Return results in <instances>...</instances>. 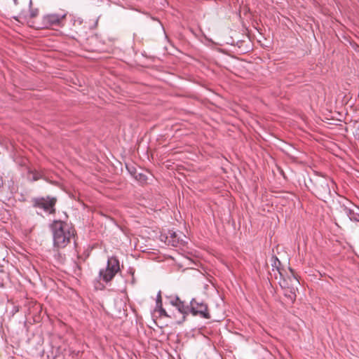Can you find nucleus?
Wrapping results in <instances>:
<instances>
[{
  "label": "nucleus",
  "instance_id": "nucleus-13",
  "mask_svg": "<svg viewBox=\"0 0 359 359\" xmlns=\"http://www.w3.org/2000/svg\"><path fill=\"white\" fill-rule=\"evenodd\" d=\"M180 302V299L178 297H171L169 298V303L176 307L179 302Z\"/></svg>",
  "mask_w": 359,
  "mask_h": 359
},
{
  "label": "nucleus",
  "instance_id": "nucleus-4",
  "mask_svg": "<svg viewBox=\"0 0 359 359\" xmlns=\"http://www.w3.org/2000/svg\"><path fill=\"white\" fill-rule=\"evenodd\" d=\"M190 312L194 316H200L202 318L209 319L210 316L208 311V306L202 301L192 299L190 302Z\"/></svg>",
  "mask_w": 359,
  "mask_h": 359
},
{
  "label": "nucleus",
  "instance_id": "nucleus-17",
  "mask_svg": "<svg viewBox=\"0 0 359 359\" xmlns=\"http://www.w3.org/2000/svg\"><path fill=\"white\" fill-rule=\"evenodd\" d=\"M356 135H357V137H358V138L359 140V128L356 130Z\"/></svg>",
  "mask_w": 359,
  "mask_h": 359
},
{
  "label": "nucleus",
  "instance_id": "nucleus-5",
  "mask_svg": "<svg viewBox=\"0 0 359 359\" xmlns=\"http://www.w3.org/2000/svg\"><path fill=\"white\" fill-rule=\"evenodd\" d=\"M330 183L334 185V182L326 178H321L317 182V191L319 196L322 198H327L331 196V189Z\"/></svg>",
  "mask_w": 359,
  "mask_h": 359
},
{
  "label": "nucleus",
  "instance_id": "nucleus-7",
  "mask_svg": "<svg viewBox=\"0 0 359 359\" xmlns=\"http://www.w3.org/2000/svg\"><path fill=\"white\" fill-rule=\"evenodd\" d=\"M344 213L349 217L351 221H359V208L353 205V208L344 206Z\"/></svg>",
  "mask_w": 359,
  "mask_h": 359
},
{
  "label": "nucleus",
  "instance_id": "nucleus-12",
  "mask_svg": "<svg viewBox=\"0 0 359 359\" xmlns=\"http://www.w3.org/2000/svg\"><path fill=\"white\" fill-rule=\"evenodd\" d=\"M170 235L172 240L170 241L169 242L172 245H177V244L180 243V242L182 241V240L180 241L179 238H177V235L175 232H170Z\"/></svg>",
  "mask_w": 359,
  "mask_h": 359
},
{
  "label": "nucleus",
  "instance_id": "nucleus-15",
  "mask_svg": "<svg viewBox=\"0 0 359 359\" xmlns=\"http://www.w3.org/2000/svg\"><path fill=\"white\" fill-rule=\"evenodd\" d=\"M291 300H294L295 299V294L293 292H291V294L289 295Z\"/></svg>",
  "mask_w": 359,
  "mask_h": 359
},
{
  "label": "nucleus",
  "instance_id": "nucleus-3",
  "mask_svg": "<svg viewBox=\"0 0 359 359\" xmlns=\"http://www.w3.org/2000/svg\"><path fill=\"white\" fill-rule=\"evenodd\" d=\"M65 17V13L46 15L43 17L41 26L37 27V28L44 29L50 28L53 26H60Z\"/></svg>",
  "mask_w": 359,
  "mask_h": 359
},
{
  "label": "nucleus",
  "instance_id": "nucleus-1",
  "mask_svg": "<svg viewBox=\"0 0 359 359\" xmlns=\"http://www.w3.org/2000/svg\"><path fill=\"white\" fill-rule=\"evenodd\" d=\"M51 229L54 246L58 248L66 247L74 236V228L65 222L55 221Z\"/></svg>",
  "mask_w": 359,
  "mask_h": 359
},
{
  "label": "nucleus",
  "instance_id": "nucleus-16",
  "mask_svg": "<svg viewBox=\"0 0 359 359\" xmlns=\"http://www.w3.org/2000/svg\"><path fill=\"white\" fill-rule=\"evenodd\" d=\"M3 185V179L2 177H0V188L2 187Z\"/></svg>",
  "mask_w": 359,
  "mask_h": 359
},
{
  "label": "nucleus",
  "instance_id": "nucleus-6",
  "mask_svg": "<svg viewBox=\"0 0 359 359\" xmlns=\"http://www.w3.org/2000/svg\"><path fill=\"white\" fill-rule=\"evenodd\" d=\"M55 203L56 198H40L34 201V205L43 209L47 212L53 213L55 211L54 206Z\"/></svg>",
  "mask_w": 359,
  "mask_h": 359
},
{
  "label": "nucleus",
  "instance_id": "nucleus-10",
  "mask_svg": "<svg viewBox=\"0 0 359 359\" xmlns=\"http://www.w3.org/2000/svg\"><path fill=\"white\" fill-rule=\"evenodd\" d=\"M156 309H158L161 316H168L165 310L162 307V300L161 291L158 292L156 297Z\"/></svg>",
  "mask_w": 359,
  "mask_h": 359
},
{
  "label": "nucleus",
  "instance_id": "nucleus-9",
  "mask_svg": "<svg viewBox=\"0 0 359 359\" xmlns=\"http://www.w3.org/2000/svg\"><path fill=\"white\" fill-rule=\"evenodd\" d=\"M176 309L179 311L180 313L183 314V320L185 319V315L188 314L190 311V306L185 305L184 302L181 301L179 302Z\"/></svg>",
  "mask_w": 359,
  "mask_h": 359
},
{
  "label": "nucleus",
  "instance_id": "nucleus-14",
  "mask_svg": "<svg viewBox=\"0 0 359 359\" xmlns=\"http://www.w3.org/2000/svg\"><path fill=\"white\" fill-rule=\"evenodd\" d=\"M31 175H32V180H33V181H36L41 178V175L36 172H32Z\"/></svg>",
  "mask_w": 359,
  "mask_h": 359
},
{
  "label": "nucleus",
  "instance_id": "nucleus-18",
  "mask_svg": "<svg viewBox=\"0 0 359 359\" xmlns=\"http://www.w3.org/2000/svg\"><path fill=\"white\" fill-rule=\"evenodd\" d=\"M18 0H13V1H14V3H15V4H18Z\"/></svg>",
  "mask_w": 359,
  "mask_h": 359
},
{
  "label": "nucleus",
  "instance_id": "nucleus-2",
  "mask_svg": "<svg viewBox=\"0 0 359 359\" xmlns=\"http://www.w3.org/2000/svg\"><path fill=\"white\" fill-rule=\"evenodd\" d=\"M119 270L118 260L116 257H111L107 260L106 269L100 271L99 276L100 279L105 283H108L113 279Z\"/></svg>",
  "mask_w": 359,
  "mask_h": 359
},
{
  "label": "nucleus",
  "instance_id": "nucleus-11",
  "mask_svg": "<svg viewBox=\"0 0 359 359\" xmlns=\"http://www.w3.org/2000/svg\"><path fill=\"white\" fill-rule=\"evenodd\" d=\"M32 2L30 0L29 3V20H31L32 18L36 17L39 13L37 8H32Z\"/></svg>",
  "mask_w": 359,
  "mask_h": 359
},
{
  "label": "nucleus",
  "instance_id": "nucleus-8",
  "mask_svg": "<svg viewBox=\"0 0 359 359\" xmlns=\"http://www.w3.org/2000/svg\"><path fill=\"white\" fill-rule=\"evenodd\" d=\"M29 7L26 10H22L18 16L14 17L21 24H27L31 27H34L32 21L29 20Z\"/></svg>",
  "mask_w": 359,
  "mask_h": 359
}]
</instances>
